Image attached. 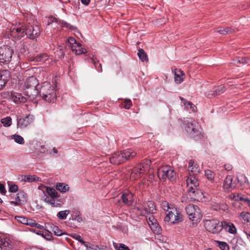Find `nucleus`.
<instances>
[{
  "label": "nucleus",
  "mask_w": 250,
  "mask_h": 250,
  "mask_svg": "<svg viewBox=\"0 0 250 250\" xmlns=\"http://www.w3.org/2000/svg\"><path fill=\"white\" fill-rule=\"evenodd\" d=\"M136 155V152L131 149L125 150L122 152H117L112 154L109 161L114 165H119L127 160L133 158Z\"/></svg>",
  "instance_id": "nucleus-1"
},
{
  "label": "nucleus",
  "mask_w": 250,
  "mask_h": 250,
  "mask_svg": "<svg viewBox=\"0 0 250 250\" xmlns=\"http://www.w3.org/2000/svg\"><path fill=\"white\" fill-rule=\"evenodd\" d=\"M167 205L168 213L164 218L166 223L171 224H178L183 221V216L179 209L176 208H170L167 203Z\"/></svg>",
  "instance_id": "nucleus-2"
},
{
  "label": "nucleus",
  "mask_w": 250,
  "mask_h": 250,
  "mask_svg": "<svg viewBox=\"0 0 250 250\" xmlns=\"http://www.w3.org/2000/svg\"><path fill=\"white\" fill-rule=\"evenodd\" d=\"M185 129L187 133L192 138H195L201 135L200 126L192 118H188L184 122Z\"/></svg>",
  "instance_id": "nucleus-3"
},
{
  "label": "nucleus",
  "mask_w": 250,
  "mask_h": 250,
  "mask_svg": "<svg viewBox=\"0 0 250 250\" xmlns=\"http://www.w3.org/2000/svg\"><path fill=\"white\" fill-rule=\"evenodd\" d=\"M40 94L44 100L49 103L54 102L56 99V90L54 87L47 82L43 83Z\"/></svg>",
  "instance_id": "nucleus-4"
},
{
  "label": "nucleus",
  "mask_w": 250,
  "mask_h": 250,
  "mask_svg": "<svg viewBox=\"0 0 250 250\" xmlns=\"http://www.w3.org/2000/svg\"><path fill=\"white\" fill-rule=\"evenodd\" d=\"M25 23H19L13 24L6 32V37L13 39H21L25 36Z\"/></svg>",
  "instance_id": "nucleus-5"
},
{
  "label": "nucleus",
  "mask_w": 250,
  "mask_h": 250,
  "mask_svg": "<svg viewBox=\"0 0 250 250\" xmlns=\"http://www.w3.org/2000/svg\"><path fill=\"white\" fill-rule=\"evenodd\" d=\"M38 81L34 76L28 78L24 83V87L29 91H25L26 94L31 99H34L38 94V91L36 88L38 85Z\"/></svg>",
  "instance_id": "nucleus-6"
},
{
  "label": "nucleus",
  "mask_w": 250,
  "mask_h": 250,
  "mask_svg": "<svg viewBox=\"0 0 250 250\" xmlns=\"http://www.w3.org/2000/svg\"><path fill=\"white\" fill-rule=\"evenodd\" d=\"M185 210L190 220L199 222L202 219V215L198 206L193 204H188L186 207Z\"/></svg>",
  "instance_id": "nucleus-7"
},
{
  "label": "nucleus",
  "mask_w": 250,
  "mask_h": 250,
  "mask_svg": "<svg viewBox=\"0 0 250 250\" xmlns=\"http://www.w3.org/2000/svg\"><path fill=\"white\" fill-rule=\"evenodd\" d=\"M206 229L212 233H218L222 229V223L217 219L206 220L204 222Z\"/></svg>",
  "instance_id": "nucleus-8"
},
{
  "label": "nucleus",
  "mask_w": 250,
  "mask_h": 250,
  "mask_svg": "<svg viewBox=\"0 0 250 250\" xmlns=\"http://www.w3.org/2000/svg\"><path fill=\"white\" fill-rule=\"evenodd\" d=\"M13 50L10 47L4 45L0 47V62L9 63L12 59Z\"/></svg>",
  "instance_id": "nucleus-9"
},
{
  "label": "nucleus",
  "mask_w": 250,
  "mask_h": 250,
  "mask_svg": "<svg viewBox=\"0 0 250 250\" xmlns=\"http://www.w3.org/2000/svg\"><path fill=\"white\" fill-rule=\"evenodd\" d=\"M41 32L40 28L38 25H32L25 24L24 33L29 39L34 40L39 36Z\"/></svg>",
  "instance_id": "nucleus-10"
},
{
  "label": "nucleus",
  "mask_w": 250,
  "mask_h": 250,
  "mask_svg": "<svg viewBox=\"0 0 250 250\" xmlns=\"http://www.w3.org/2000/svg\"><path fill=\"white\" fill-rule=\"evenodd\" d=\"M67 45L72 51L77 55H81L86 52V49L82 47L81 44L76 42L73 37H69L67 40Z\"/></svg>",
  "instance_id": "nucleus-11"
},
{
  "label": "nucleus",
  "mask_w": 250,
  "mask_h": 250,
  "mask_svg": "<svg viewBox=\"0 0 250 250\" xmlns=\"http://www.w3.org/2000/svg\"><path fill=\"white\" fill-rule=\"evenodd\" d=\"M143 206V210H142L141 212V215L142 216L153 214L156 210L155 203L152 201H148L144 203Z\"/></svg>",
  "instance_id": "nucleus-12"
},
{
  "label": "nucleus",
  "mask_w": 250,
  "mask_h": 250,
  "mask_svg": "<svg viewBox=\"0 0 250 250\" xmlns=\"http://www.w3.org/2000/svg\"><path fill=\"white\" fill-rule=\"evenodd\" d=\"M151 163V162L150 160L144 159L134 167L132 172H140L141 171L148 172L150 170Z\"/></svg>",
  "instance_id": "nucleus-13"
},
{
  "label": "nucleus",
  "mask_w": 250,
  "mask_h": 250,
  "mask_svg": "<svg viewBox=\"0 0 250 250\" xmlns=\"http://www.w3.org/2000/svg\"><path fill=\"white\" fill-rule=\"evenodd\" d=\"M34 120L33 115H28L24 118H20L18 120L17 126L21 128H23L27 127L29 125L32 124Z\"/></svg>",
  "instance_id": "nucleus-14"
},
{
  "label": "nucleus",
  "mask_w": 250,
  "mask_h": 250,
  "mask_svg": "<svg viewBox=\"0 0 250 250\" xmlns=\"http://www.w3.org/2000/svg\"><path fill=\"white\" fill-rule=\"evenodd\" d=\"M44 201L50 205L52 207H61L62 205L63 204V200L62 199H59V198L57 197L46 196Z\"/></svg>",
  "instance_id": "nucleus-15"
},
{
  "label": "nucleus",
  "mask_w": 250,
  "mask_h": 250,
  "mask_svg": "<svg viewBox=\"0 0 250 250\" xmlns=\"http://www.w3.org/2000/svg\"><path fill=\"white\" fill-rule=\"evenodd\" d=\"M121 197L123 202L127 206H131L133 203V194L128 191L123 192Z\"/></svg>",
  "instance_id": "nucleus-16"
},
{
  "label": "nucleus",
  "mask_w": 250,
  "mask_h": 250,
  "mask_svg": "<svg viewBox=\"0 0 250 250\" xmlns=\"http://www.w3.org/2000/svg\"><path fill=\"white\" fill-rule=\"evenodd\" d=\"M222 229H224L226 231L231 234H235L237 229L235 226L231 222L224 221L222 222Z\"/></svg>",
  "instance_id": "nucleus-17"
},
{
  "label": "nucleus",
  "mask_w": 250,
  "mask_h": 250,
  "mask_svg": "<svg viewBox=\"0 0 250 250\" xmlns=\"http://www.w3.org/2000/svg\"><path fill=\"white\" fill-rule=\"evenodd\" d=\"M146 220L148 221V223L149 225L153 226L154 229L151 227V229L155 232L157 233H159L160 231V227H159L158 224L156 223L157 220L155 219L154 216L152 214H150V215L148 217H146Z\"/></svg>",
  "instance_id": "nucleus-18"
},
{
  "label": "nucleus",
  "mask_w": 250,
  "mask_h": 250,
  "mask_svg": "<svg viewBox=\"0 0 250 250\" xmlns=\"http://www.w3.org/2000/svg\"><path fill=\"white\" fill-rule=\"evenodd\" d=\"M232 177L231 176L228 175L226 177L224 182L223 187L227 191H229L230 189L233 188L235 187L236 185L235 183H232Z\"/></svg>",
  "instance_id": "nucleus-19"
},
{
  "label": "nucleus",
  "mask_w": 250,
  "mask_h": 250,
  "mask_svg": "<svg viewBox=\"0 0 250 250\" xmlns=\"http://www.w3.org/2000/svg\"><path fill=\"white\" fill-rule=\"evenodd\" d=\"M11 98L16 104L25 103L26 101V98L19 93H12Z\"/></svg>",
  "instance_id": "nucleus-20"
},
{
  "label": "nucleus",
  "mask_w": 250,
  "mask_h": 250,
  "mask_svg": "<svg viewBox=\"0 0 250 250\" xmlns=\"http://www.w3.org/2000/svg\"><path fill=\"white\" fill-rule=\"evenodd\" d=\"M21 181H24L25 182H28V183H31L33 182H39L41 181V178L39 177H38L37 176L35 175H22L21 176Z\"/></svg>",
  "instance_id": "nucleus-21"
},
{
  "label": "nucleus",
  "mask_w": 250,
  "mask_h": 250,
  "mask_svg": "<svg viewBox=\"0 0 250 250\" xmlns=\"http://www.w3.org/2000/svg\"><path fill=\"white\" fill-rule=\"evenodd\" d=\"M15 200L21 205L22 203L27 201V195L24 191H20L15 195Z\"/></svg>",
  "instance_id": "nucleus-22"
},
{
  "label": "nucleus",
  "mask_w": 250,
  "mask_h": 250,
  "mask_svg": "<svg viewBox=\"0 0 250 250\" xmlns=\"http://www.w3.org/2000/svg\"><path fill=\"white\" fill-rule=\"evenodd\" d=\"M0 247L3 250H10L12 245L9 242V240L5 238H0Z\"/></svg>",
  "instance_id": "nucleus-23"
},
{
  "label": "nucleus",
  "mask_w": 250,
  "mask_h": 250,
  "mask_svg": "<svg viewBox=\"0 0 250 250\" xmlns=\"http://www.w3.org/2000/svg\"><path fill=\"white\" fill-rule=\"evenodd\" d=\"M48 59L47 56L45 54H38L36 56L31 57L29 58L30 61L43 62Z\"/></svg>",
  "instance_id": "nucleus-24"
},
{
  "label": "nucleus",
  "mask_w": 250,
  "mask_h": 250,
  "mask_svg": "<svg viewBox=\"0 0 250 250\" xmlns=\"http://www.w3.org/2000/svg\"><path fill=\"white\" fill-rule=\"evenodd\" d=\"M186 182L187 186H194L195 187H199V186L198 180L193 174H189V176L186 180Z\"/></svg>",
  "instance_id": "nucleus-25"
},
{
  "label": "nucleus",
  "mask_w": 250,
  "mask_h": 250,
  "mask_svg": "<svg viewBox=\"0 0 250 250\" xmlns=\"http://www.w3.org/2000/svg\"><path fill=\"white\" fill-rule=\"evenodd\" d=\"M199 165L193 160H191L188 163V172H200Z\"/></svg>",
  "instance_id": "nucleus-26"
},
{
  "label": "nucleus",
  "mask_w": 250,
  "mask_h": 250,
  "mask_svg": "<svg viewBox=\"0 0 250 250\" xmlns=\"http://www.w3.org/2000/svg\"><path fill=\"white\" fill-rule=\"evenodd\" d=\"M216 32L223 35L232 33L234 32V29L231 27H219L217 28Z\"/></svg>",
  "instance_id": "nucleus-27"
},
{
  "label": "nucleus",
  "mask_w": 250,
  "mask_h": 250,
  "mask_svg": "<svg viewBox=\"0 0 250 250\" xmlns=\"http://www.w3.org/2000/svg\"><path fill=\"white\" fill-rule=\"evenodd\" d=\"M184 74V72L180 69H176L174 71V79L175 81L177 83H180L183 82V79L182 76Z\"/></svg>",
  "instance_id": "nucleus-28"
},
{
  "label": "nucleus",
  "mask_w": 250,
  "mask_h": 250,
  "mask_svg": "<svg viewBox=\"0 0 250 250\" xmlns=\"http://www.w3.org/2000/svg\"><path fill=\"white\" fill-rule=\"evenodd\" d=\"M48 225L49 226L50 229L55 235L60 236L65 234L58 226H55L53 224H48Z\"/></svg>",
  "instance_id": "nucleus-29"
},
{
  "label": "nucleus",
  "mask_w": 250,
  "mask_h": 250,
  "mask_svg": "<svg viewBox=\"0 0 250 250\" xmlns=\"http://www.w3.org/2000/svg\"><path fill=\"white\" fill-rule=\"evenodd\" d=\"M180 99L182 103L184 104V105L187 108L190 109L193 112L196 111V107L192 103L186 101L185 99H184L182 97H180Z\"/></svg>",
  "instance_id": "nucleus-30"
},
{
  "label": "nucleus",
  "mask_w": 250,
  "mask_h": 250,
  "mask_svg": "<svg viewBox=\"0 0 250 250\" xmlns=\"http://www.w3.org/2000/svg\"><path fill=\"white\" fill-rule=\"evenodd\" d=\"M89 62H92L95 66V69L99 72L102 71V64L96 58H91Z\"/></svg>",
  "instance_id": "nucleus-31"
},
{
  "label": "nucleus",
  "mask_w": 250,
  "mask_h": 250,
  "mask_svg": "<svg viewBox=\"0 0 250 250\" xmlns=\"http://www.w3.org/2000/svg\"><path fill=\"white\" fill-rule=\"evenodd\" d=\"M56 189L61 192H66L68 191L69 187L68 185L63 183H58L56 185Z\"/></svg>",
  "instance_id": "nucleus-32"
},
{
  "label": "nucleus",
  "mask_w": 250,
  "mask_h": 250,
  "mask_svg": "<svg viewBox=\"0 0 250 250\" xmlns=\"http://www.w3.org/2000/svg\"><path fill=\"white\" fill-rule=\"evenodd\" d=\"M46 191L48 194L49 197H60V195H58L57 191L52 188L46 187Z\"/></svg>",
  "instance_id": "nucleus-33"
},
{
  "label": "nucleus",
  "mask_w": 250,
  "mask_h": 250,
  "mask_svg": "<svg viewBox=\"0 0 250 250\" xmlns=\"http://www.w3.org/2000/svg\"><path fill=\"white\" fill-rule=\"evenodd\" d=\"M138 56L142 62H147L148 61L147 55L145 51L141 48L138 49Z\"/></svg>",
  "instance_id": "nucleus-34"
},
{
  "label": "nucleus",
  "mask_w": 250,
  "mask_h": 250,
  "mask_svg": "<svg viewBox=\"0 0 250 250\" xmlns=\"http://www.w3.org/2000/svg\"><path fill=\"white\" fill-rule=\"evenodd\" d=\"M188 187V191L190 193L189 195H195L199 193V190L198 189V187H195L194 186H190Z\"/></svg>",
  "instance_id": "nucleus-35"
},
{
  "label": "nucleus",
  "mask_w": 250,
  "mask_h": 250,
  "mask_svg": "<svg viewBox=\"0 0 250 250\" xmlns=\"http://www.w3.org/2000/svg\"><path fill=\"white\" fill-rule=\"evenodd\" d=\"M70 210L67 209L60 211L57 213V216L60 219L64 220L66 218L67 216L70 213Z\"/></svg>",
  "instance_id": "nucleus-36"
},
{
  "label": "nucleus",
  "mask_w": 250,
  "mask_h": 250,
  "mask_svg": "<svg viewBox=\"0 0 250 250\" xmlns=\"http://www.w3.org/2000/svg\"><path fill=\"white\" fill-rule=\"evenodd\" d=\"M230 197L231 198L234 199L235 200H240V201H244L246 203H247L249 206L250 207V200L249 199H245L242 197H239V194L235 195L234 193H232L230 195Z\"/></svg>",
  "instance_id": "nucleus-37"
},
{
  "label": "nucleus",
  "mask_w": 250,
  "mask_h": 250,
  "mask_svg": "<svg viewBox=\"0 0 250 250\" xmlns=\"http://www.w3.org/2000/svg\"><path fill=\"white\" fill-rule=\"evenodd\" d=\"M113 246L116 250H129V248L124 244L113 243Z\"/></svg>",
  "instance_id": "nucleus-38"
},
{
  "label": "nucleus",
  "mask_w": 250,
  "mask_h": 250,
  "mask_svg": "<svg viewBox=\"0 0 250 250\" xmlns=\"http://www.w3.org/2000/svg\"><path fill=\"white\" fill-rule=\"evenodd\" d=\"M11 137L18 144L22 145L24 143V139L19 135L15 134L12 135Z\"/></svg>",
  "instance_id": "nucleus-39"
},
{
  "label": "nucleus",
  "mask_w": 250,
  "mask_h": 250,
  "mask_svg": "<svg viewBox=\"0 0 250 250\" xmlns=\"http://www.w3.org/2000/svg\"><path fill=\"white\" fill-rule=\"evenodd\" d=\"M236 61L237 64L250 63V59L248 57H239L237 59Z\"/></svg>",
  "instance_id": "nucleus-40"
},
{
  "label": "nucleus",
  "mask_w": 250,
  "mask_h": 250,
  "mask_svg": "<svg viewBox=\"0 0 250 250\" xmlns=\"http://www.w3.org/2000/svg\"><path fill=\"white\" fill-rule=\"evenodd\" d=\"M216 243L218 244L217 246L218 247L222 250H229V247L228 244L225 242L222 241H217Z\"/></svg>",
  "instance_id": "nucleus-41"
},
{
  "label": "nucleus",
  "mask_w": 250,
  "mask_h": 250,
  "mask_svg": "<svg viewBox=\"0 0 250 250\" xmlns=\"http://www.w3.org/2000/svg\"><path fill=\"white\" fill-rule=\"evenodd\" d=\"M1 123L5 126H9L12 123V119L10 117H7L5 118L2 119L1 120Z\"/></svg>",
  "instance_id": "nucleus-42"
},
{
  "label": "nucleus",
  "mask_w": 250,
  "mask_h": 250,
  "mask_svg": "<svg viewBox=\"0 0 250 250\" xmlns=\"http://www.w3.org/2000/svg\"><path fill=\"white\" fill-rule=\"evenodd\" d=\"M240 217H242L245 222L250 223V213L242 212L240 214Z\"/></svg>",
  "instance_id": "nucleus-43"
},
{
  "label": "nucleus",
  "mask_w": 250,
  "mask_h": 250,
  "mask_svg": "<svg viewBox=\"0 0 250 250\" xmlns=\"http://www.w3.org/2000/svg\"><path fill=\"white\" fill-rule=\"evenodd\" d=\"M226 90L225 87L223 85L218 86L217 89L214 91V95H219L224 92Z\"/></svg>",
  "instance_id": "nucleus-44"
},
{
  "label": "nucleus",
  "mask_w": 250,
  "mask_h": 250,
  "mask_svg": "<svg viewBox=\"0 0 250 250\" xmlns=\"http://www.w3.org/2000/svg\"><path fill=\"white\" fill-rule=\"evenodd\" d=\"M169 173H155L161 180L166 181Z\"/></svg>",
  "instance_id": "nucleus-45"
},
{
  "label": "nucleus",
  "mask_w": 250,
  "mask_h": 250,
  "mask_svg": "<svg viewBox=\"0 0 250 250\" xmlns=\"http://www.w3.org/2000/svg\"><path fill=\"white\" fill-rule=\"evenodd\" d=\"M158 172H174L168 166H163L158 169Z\"/></svg>",
  "instance_id": "nucleus-46"
},
{
  "label": "nucleus",
  "mask_w": 250,
  "mask_h": 250,
  "mask_svg": "<svg viewBox=\"0 0 250 250\" xmlns=\"http://www.w3.org/2000/svg\"><path fill=\"white\" fill-rule=\"evenodd\" d=\"M19 189L18 186L16 184H9V191L11 193H15Z\"/></svg>",
  "instance_id": "nucleus-47"
},
{
  "label": "nucleus",
  "mask_w": 250,
  "mask_h": 250,
  "mask_svg": "<svg viewBox=\"0 0 250 250\" xmlns=\"http://www.w3.org/2000/svg\"><path fill=\"white\" fill-rule=\"evenodd\" d=\"M240 175L237 176V179L238 182H239L240 184H243L247 182V178L241 173H240Z\"/></svg>",
  "instance_id": "nucleus-48"
},
{
  "label": "nucleus",
  "mask_w": 250,
  "mask_h": 250,
  "mask_svg": "<svg viewBox=\"0 0 250 250\" xmlns=\"http://www.w3.org/2000/svg\"><path fill=\"white\" fill-rule=\"evenodd\" d=\"M132 102L130 99H125L124 101V107L125 109H128L132 106Z\"/></svg>",
  "instance_id": "nucleus-49"
},
{
  "label": "nucleus",
  "mask_w": 250,
  "mask_h": 250,
  "mask_svg": "<svg viewBox=\"0 0 250 250\" xmlns=\"http://www.w3.org/2000/svg\"><path fill=\"white\" fill-rule=\"evenodd\" d=\"M72 237L74 238L75 239L78 240L79 242H80L81 244H84L85 243V241H84L83 239L82 238L81 236L76 233L72 234Z\"/></svg>",
  "instance_id": "nucleus-50"
},
{
  "label": "nucleus",
  "mask_w": 250,
  "mask_h": 250,
  "mask_svg": "<svg viewBox=\"0 0 250 250\" xmlns=\"http://www.w3.org/2000/svg\"><path fill=\"white\" fill-rule=\"evenodd\" d=\"M3 71H0V90L1 89L6 83V81L2 79V73Z\"/></svg>",
  "instance_id": "nucleus-51"
},
{
  "label": "nucleus",
  "mask_w": 250,
  "mask_h": 250,
  "mask_svg": "<svg viewBox=\"0 0 250 250\" xmlns=\"http://www.w3.org/2000/svg\"><path fill=\"white\" fill-rule=\"evenodd\" d=\"M16 218L18 221L20 222L21 224L26 225L27 218L24 217L18 216L16 217Z\"/></svg>",
  "instance_id": "nucleus-52"
},
{
  "label": "nucleus",
  "mask_w": 250,
  "mask_h": 250,
  "mask_svg": "<svg viewBox=\"0 0 250 250\" xmlns=\"http://www.w3.org/2000/svg\"><path fill=\"white\" fill-rule=\"evenodd\" d=\"M176 173H169L168 174V176L167 178L168 179L171 181H174L176 178Z\"/></svg>",
  "instance_id": "nucleus-53"
},
{
  "label": "nucleus",
  "mask_w": 250,
  "mask_h": 250,
  "mask_svg": "<svg viewBox=\"0 0 250 250\" xmlns=\"http://www.w3.org/2000/svg\"><path fill=\"white\" fill-rule=\"evenodd\" d=\"M71 219L72 220H77L79 222H80L83 220L82 217L79 215H75V217H73V216H72V218H70V220Z\"/></svg>",
  "instance_id": "nucleus-54"
},
{
  "label": "nucleus",
  "mask_w": 250,
  "mask_h": 250,
  "mask_svg": "<svg viewBox=\"0 0 250 250\" xmlns=\"http://www.w3.org/2000/svg\"><path fill=\"white\" fill-rule=\"evenodd\" d=\"M36 221L34 220L28 219L26 225L34 227Z\"/></svg>",
  "instance_id": "nucleus-55"
},
{
  "label": "nucleus",
  "mask_w": 250,
  "mask_h": 250,
  "mask_svg": "<svg viewBox=\"0 0 250 250\" xmlns=\"http://www.w3.org/2000/svg\"><path fill=\"white\" fill-rule=\"evenodd\" d=\"M206 173L207 174H206L207 178H208V180L212 181L214 179V175L213 174V173Z\"/></svg>",
  "instance_id": "nucleus-56"
},
{
  "label": "nucleus",
  "mask_w": 250,
  "mask_h": 250,
  "mask_svg": "<svg viewBox=\"0 0 250 250\" xmlns=\"http://www.w3.org/2000/svg\"><path fill=\"white\" fill-rule=\"evenodd\" d=\"M6 190L5 189L4 185L0 183V193L2 194H5Z\"/></svg>",
  "instance_id": "nucleus-57"
},
{
  "label": "nucleus",
  "mask_w": 250,
  "mask_h": 250,
  "mask_svg": "<svg viewBox=\"0 0 250 250\" xmlns=\"http://www.w3.org/2000/svg\"><path fill=\"white\" fill-rule=\"evenodd\" d=\"M212 208L213 210H215L216 211H219L220 210V209H222V208L221 207V205L219 204L213 205L212 206Z\"/></svg>",
  "instance_id": "nucleus-58"
},
{
  "label": "nucleus",
  "mask_w": 250,
  "mask_h": 250,
  "mask_svg": "<svg viewBox=\"0 0 250 250\" xmlns=\"http://www.w3.org/2000/svg\"><path fill=\"white\" fill-rule=\"evenodd\" d=\"M35 227L38 228V229H44L45 230H47V231H49L47 229H45L44 228V227L43 226H42L40 224H38L37 223L35 222V225H34V226Z\"/></svg>",
  "instance_id": "nucleus-59"
},
{
  "label": "nucleus",
  "mask_w": 250,
  "mask_h": 250,
  "mask_svg": "<svg viewBox=\"0 0 250 250\" xmlns=\"http://www.w3.org/2000/svg\"><path fill=\"white\" fill-rule=\"evenodd\" d=\"M224 167L225 169L227 171H230L232 169V166L229 164L225 165Z\"/></svg>",
  "instance_id": "nucleus-60"
},
{
  "label": "nucleus",
  "mask_w": 250,
  "mask_h": 250,
  "mask_svg": "<svg viewBox=\"0 0 250 250\" xmlns=\"http://www.w3.org/2000/svg\"><path fill=\"white\" fill-rule=\"evenodd\" d=\"M43 237H44L47 240H50L51 238L52 237V236L50 234L45 233V235L43 234Z\"/></svg>",
  "instance_id": "nucleus-61"
},
{
  "label": "nucleus",
  "mask_w": 250,
  "mask_h": 250,
  "mask_svg": "<svg viewBox=\"0 0 250 250\" xmlns=\"http://www.w3.org/2000/svg\"><path fill=\"white\" fill-rule=\"evenodd\" d=\"M10 204L12 205H14L15 206L21 205L20 204L15 200V201H10Z\"/></svg>",
  "instance_id": "nucleus-62"
},
{
  "label": "nucleus",
  "mask_w": 250,
  "mask_h": 250,
  "mask_svg": "<svg viewBox=\"0 0 250 250\" xmlns=\"http://www.w3.org/2000/svg\"><path fill=\"white\" fill-rule=\"evenodd\" d=\"M90 1V0H81V2L85 5H88Z\"/></svg>",
  "instance_id": "nucleus-63"
},
{
  "label": "nucleus",
  "mask_w": 250,
  "mask_h": 250,
  "mask_svg": "<svg viewBox=\"0 0 250 250\" xmlns=\"http://www.w3.org/2000/svg\"><path fill=\"white\" fill-rule=\"evenodd\" d=\"M64 26L68 28H69V29H74V27L72 26H71L70 24L67 23L66 22H65Z\"/></svg>",
  "instance_id": "nucleus-64"
}]
</instances>
